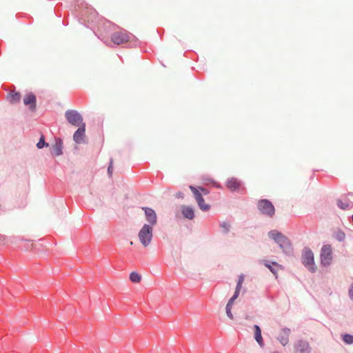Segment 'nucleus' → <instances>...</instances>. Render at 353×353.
Here are the masks:
<instances>
[{
    "instance_id": "b1692460",
    "label": "nucleus",
    "mask_w": 353,
    "mask_h": 353,
    "mask_svg": "<svg viewBox=\"0 0 353 353\" xmlns=\"http://www.w3.org/2000/svg\"><path fill=\"white\" fill-rule=\"evenodd\" d=\"M48 145V143H46V142L44 141V138L42 136L41 137V139H39V142L37 143V146L38 148L41 149V148H43L44 145Z\"/></svg>"
},
{
    "instance_id": "9b49d317",
    "label": "nucleus",
    "mask_w": 353,
    "mask_h": 353,
    "mask_svg": "<svg viewBox=\"0 0 353 353\" xmlns=\"http://www.w3.org/2000/svg\"><path fill=\"white\" fill-rule=\"evenodd\" d=\"M295 353H310L311 347L310 344L304 341H298L294 345Z\"/></svg>"
},
{
    "instance_id": "20e7f679",
    "label": "nucleus",
    "mask_w": 353,
    "mask_h": 353,
    "mask_svg": "<svg viewBox=\"0 0 353 353\" xmlns=\"http://www.w3.org/2000/svg\"><path fill=\"white\" fill-rule=\"evenodd\" d=\"M268 236L279 245L284 251H288L290 248V243L288 239L276 230H272L268 233Z\"/></svg>"
},
{
    "instance_id": "4468645a",
    "label": "nucleus",
    "mask_w": 353,
    "mask_h": 353,
    "mask_svg": "<svg viewBox=\"0 0 353 353\" xmlns=\"http://www.w3.org/2000/svg\"><path fill=\"white\" fill-rule=\"evenodd\" d=\"M226 187L230 191L234 192L240 188L241 182L236 178H230L226 182Z\"/></svg>"
},
{
    "instance_id": "7ed1b4c3",
    "label": "nucleus",
    "mask_w": 353,
    "mask_h": 353,
    "mask_svg": "<svg viewBox=\"0 0 353 353\" xmlns=\"http://www.w3.org/2000/svg\"><path fill=\"white\" fill-rule=\"evenodd\" d=\"M153 228L154 227L151 226V225L144 224L139 232V240L144 247H148L152 241Z\"/></svg>"
},
{
    "instance_id": "f8f14e48",
    "label": "nucleus",
    "mask_w": 353,
    "mask_h": 353,
    "mask_svg": "<svg viewBox=\"0 0 353 353\" xmlns=\"http://www.w3.org/2000/svg\"><path fill=\"white\" fill-rule=\"evenodd\" d=\"M290 330L288 328L281 329L278 334L277 339L283 345H286L289 343V336Z\"/></svg>"
},
{
    "instance_id": "9d476101",
    "label": "nucleus",
    "mask_w": 353,
    "mask_h": 353,
    "mask_svg": "<svg viewBox=\"0 0 353 353\" xmlns=\"http://www.w3.org/2000/svg\"><path fill=\"white\" fill-rule=\"evenodd\" d=\"M142 210L145 212V219L148 223H145V225H151V226L154 227L157 223V216L154 210L147 207H143Z\"/></svg>"
},
{
    "instance_id": "39448f33",
    "label": "nucleus",
    "mask_w": 353,
    "mask_h": 353,
    "mask_svg": "<svg viewBox=\"0 0 353 353\" xmlns=\"http://www.w3.org/2000/svg\"><path fill=\"white\" fill-rule=\"evenodd\" d=\"M259 210L264 215L272 217L275 213L273 204L268 199H261L257 203Z\"/></svg>"
},
{
    "instance_id": "dca6fc26",
    "label": "nucleus",
    "mask_w": 353,
    "mask_h": 353,
    "mask_svg": "<svg viewBox=\"0 0 353 353\" xmlns=\"http://www.w3.org/2000/svg\"><path fill=\"white\" fill-rule=\"evenodd\" d=\"M181 212L183 216L188 219H193L194 217V212L193 209L191 207L182 205L181 206Z\"/></svg>"
},
{
    "instance_id": "1a4fd4ad",
    "label": "nucleus",
    "mask_w": 353,
    "mask_h": 353,
    "mask_svg": "<svg viewBox=\"0 0 353 353\" xmlns=\"http://www.w3.org/2000/svg\"><path fill=\"white\" fill-rule=\"evenodd\" d=\"M190 189L192 192V193L194 195L195 199L198 203V205L199 206L200 209L203 211H208L210 210V206L208 204H206L204 201V199L202 196L201 193L199 192V190L194 188V186L190 185Z\"/></svg>"
},
{
    "instance_id": "bb28decb",
    "label": "nucleus",
    "mask_w": 353,
    "mask_h": 353,
    "mask_svg": "<svg viewBox=\"0 0 353 353\" xmlns=\"http://www.w3.org/2000/svg\"><path fill=\"white\" fill-rule=\"evenodd\" d=\"M198 190H200L203 193V194H205V195L209 193V192L206 189H205L203 188H199Z\"/></svg>"
},
{
    "instance_id": "a211bd4d",
    "label": "nucleus",
    "mask_w": 353,
    "mask_h": 353,
    "mask_svg": "<svg viewBox=\"0 0 353 353\" xmlns=\"http://www.w3.org/2000/svg\"><path fill=\"white\" fill-rule=\"evenodd\" d=\"M254 335H255V339L257 341V343L259 344L260 346H263V338L261 336V329L259 325H255L254 326Z\"/></svg>"
},
{
    "instance_id": "ddd939ff",
    "label": "nucleus",
    "mask_w": 353,
    "mask_h": 353,
    "mask_svg": "<svg viewBox=\"0 0 353 353\" xmlns=\"http://www.w3.org/2000/svg\"><path fill=\"white\" fill-rule=\"evenodd\" d=\"M85 124L82 123L81 126L78 128V130L74 132L73 135L74 141L77 143H81L83 142V139L85 137Z\"/></svg>"
},
{
    "instance_id": "2eb2a0df",
    "label": "nucleus",
    "mask_w": 353,
    "mask_h": 353,
    "mask_svg": "<svg viewBox=\"0 0 353 353\" xmlns=\"http://www.w3.org/2000/svg\"><path fill=\"white\" fill-rule=\"evenodd\" d=\"M23 103L26 105H30L31 110H34L36 106V97L32 93H29L23 98Z\"/></svg>"
},
{
    "instance_id": "aec40b11",
    "label": "nucleus",
    "mask_w": 353,
    "mask_h": 353,
    "mask_svg": "<svg viewBox=\"0 0 353 353\" xmlns=\"http://www.w3.org/2000/svg\"><path fill=\"white\" fill-rule=\"evenodd\" d=\"M130 280L135 283H139L141 281V276L136 272H132L130 274Z\"/></svg>"
},
{
    "instance_id": "f3484780",
    "label": "nucleus",
    "mask_w": 353,
    "mask_h": 353,
    "mask_svg": "<svg viewBox=\"0 0 353 353\" xmlns=\"http://www.w3.org/2000/svg\"><path fill=\"white\" fill-rule=\"evenodd\" d=\"M62 141L61 140L57 141L55 144L52 145V152L56 156H59L62 154Z\"/></svg>"
},
{
    "instance_id": "5701e85b",
    "label": "nucleus",
    "mask_w": 353,
    "mask_h": 353,
    "mask_svg": "<svg viewBox=\"0 0 353 353\" xmlns=\"http://www.w3.org/2000/svg\"><path fill=\"white\" fill-rule=\"evenodd\" d=\"M343 340L347 344H352L353 343V335L345 334L343 335Z\"/></svg>"
},
{
    "instance_id": "c85d7f7f",
    "label": "nucleus",
    "mask_w": 353,
    "mask_h": 353,
    "mask_svg": "<svg viewBox=\"0 0 353 353\" xmlns=\"http://www.w3.org/2000/svg\"><path fill=\"white\" fill-rule=\"evenodd\" d=\"M344 236H345V234H342V237H343V239L344 238Z\"/></svg>"
},
{
    "instance_id": "cd10ccee",
    "label": "nucleus",
    "mask_w": 353,
    "mask_h": 353,
    "mask_svg": "<svg viewBox=\"0 0 353 353\" xmlns=\"http://www.w3.org/2000/svg\"><path fill=\"white\" fill-rule=\"evenodd\" d=\"M350 296L352 299H353V284L352 285L350 291H349Z\"/></svg>"
},
{
    "instance_id": "393cba45",
    "label": "nucleus",
    "mask_w": 353,
    "mask_h": 353,
    "mask_svg": "<svg viewBox=\"0 0 353 353\" xmlns=\"http://www.w3.org/2000/svg\"><path fill=\"white\" fill-rule=\"evenodd\" d=\"M221 227L223 228V230H224V232H228L229 230H230V225L229 223L228 222H223L221 224Z\"/></svg>"
},
{
    "instance_id": "6ab92c4d",
    "label": "nucleus",
    "mask_w": 353,
    "mask_h": 353,
    "mask_svg": "<svg viewBox=\"0 0 353 353\" xmlns=\"http://www.w3.org/2000/svg\"><path fill=\"white\" fill-rule=\"evenodd\" d=\"M264 265L274 274V275H276L277 274V271L279 270V269L281 268V266L275 263V262H272V265L269 264L268 263V261H265L264 263Z\"/></svg>"
},
{
    "instance_id": "4be33fe9",
    "label": "nucleus",
    "mask_w": 353,
    "mask_h": 353,
    "mask_svg": "<svg viewBox=\"0 0 353 353\" xmlns=\"http://www.w3.org/2000/svg\"><path fill=\"white\" fill-rule=\"evenodd\" d=\"M337 205L338 206L342 209V210H347L348 209L351 205H352V203H350V201H345V202H343L341 200H339L337 201Z\"/></svg>"
},
{
    "instance_id": "a878e982",
    "label": "nucleus",
    "mask_w": 353,
    "mask_h": 353,
    "mask_svg": "<svg viewBox=\"0 0 353 353\" xmlns=\"http://www.w3.org/2000/svg\"><path fill=\"white\" fill-rule=\"evenodd\" d=\"M112 166H113V163H112V161H111L110 163L108 166V172L110 174V175H112Z\"/></svg>"
},
{
    "instance_id": "f03ea898",
    "label": "nucleus",
    "mask_w": 353,
    "mask_h": 353,
    "mask_svg": "<svg viewBox=\"0 0 353 353\" xmlns=\"http://www.w3.org/2000/svg\"><path fill=\"white\" fill-rule=\"evenodd\" d=\"M244 279H245V276L243 274L239 275V279L237 281V284H236V287L235 289V292H234L233 296L230 299V300L228 301V302L226 305V307H225L226 314H227L228 317L230 318V319H234L233 314L232 313V307L234 303V301L238 298V296L239 295L240 291L242 288L243 283L244 282Z\"/></svg>"
},
{
    "instance_id": "0eeeda50",
    "label": "nucleus",
    "mask_w": 353,
    "mask_h": 353,
    "mask_svg": "<svg viewBox=\"0 0 353 353\" xmlns=\"http://www.w3.org/2000/svg\"><path fill=\"white\" fill-rule=\"evenodd\" d=\"M67 121L72 125L81 126L83 123L81 115L76 110H68L65 113Z\"/></svg>"
},
{
    "instance_id": "6e6552de",
    "label": "nucleus",
    "mask_w": 353,
    "mask_h": 353,
    "mask_svg": "<svg viewBox=\"0 0 353 353\" xmlns=\"http://www.w3.org/2000/svg\"><path fill=\"white\" fill-rule=\"evenodd\" d=\"M332 259V250L331 245H325L321 249V261L323 265H328Z\"/></svg>"
},
{
    "instance_id": "423d86ee",
    "label": "nucleus",
    "mask_w": 353,
    "mask_h": 353,
    "mask_svg": "<svg viewBox=\"0 0 353 353\" xmlns=\"http://www.w3.org/2000/svg\"><path fill=\"white\" fill-rule=\"evenodd\" d=\"M302 262L310 272H314L316 271V268L314 265V254L310 249L304 250L302 256Z\"/></svg>"
},
{
    "instance_id": "f257e3e1",
    "label": "nucleus",
    "mask_w": 353,
    "mask_h": 353,
    "mask_svg": "<svg viewBox=\"0 0 353 353\" xmlns=\"http://www.w3.org/2000/svg\"><path fill=\"white\" fill-rule=\"evenodd\" d=\"M110 38L111 41L117 46L125 44L135 40V37L124 29L113 32Z\"/></svg>"
},
{
    "instance_id": "412c9836",
    "label": "nucleus",
    "mask_w": 353,
    "mask_h": 353,
    "mask_svg": "<svg viewBox=\"0 0 353 353\" xmlns=\"http://www.w3.org/2000/svg\"><path fill=\"white\" fill-rule=\"evenodd\" d=\"M20 99H21V95L18 92L11 93L10 95V101L12 103H15L19 102L20 101Z\"/></svg>"
}]
</instances>
